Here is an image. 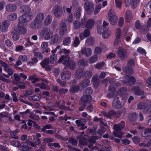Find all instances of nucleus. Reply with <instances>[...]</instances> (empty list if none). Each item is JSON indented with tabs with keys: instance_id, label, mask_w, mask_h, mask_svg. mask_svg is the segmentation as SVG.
<instances>
[{
	"instance_id": "f257e3e1",
	"label": "nucleus",
	"mask_w": 151,
	"mask_h": 151,
	"mask_svg": "<svg viewBox=\"0 0 151 151\" xmlns=\"http://www.w3.org/2000/svg\"><path fill=\"white\" fill-rule=\"evenodd\" d=\"M58 62L59 63H62L63 64L72 70H74L76 68V63L73 61L70 60V57L69 56L66 57L61 56Z\"/></svg>"
},
{
	"instance_id": "f03ea898",
	"label": "nucleus",
	"mask_w": 151,
	"mask_h": 151,
	"mask_svg": "<svg viewBox=\"0 0 151 151\" xmlns=\"http://www.w3.org/2000/svg\"><path fill=\"white\" fill-rule=\"evenodd\" d=\"M125 124L124 122L122 121L120 123L115 124L114 126V128L115 131L113 132L114 136L117 137L122 138L124 134L121 131L124 127Z\"/></svg>"
},
{
	"instance_id": "7ed1b4c3",
	"label": "nucleus",
	"mask_w": 151,
	"mask_h": 151,
	"mask_svg": "<svg viewBox=\"0 0 151 151\" xmlns=\"http://www.w3.org/2000/svg\"><path fill=\"white\" fill-rule=\"evenodd\" d=\"M40 36L45 40H50L53 34L50 28L45 27L43 28L40 33Z\"/></svg>"
},
{
	"instance_id": "20e7f679",
	"label": "nucleus",
	"mask_w": 151,
	"mask_h": 151,
	"mask_svg": "<svg viewBox=\"0 0 151 151\" xmlns=\"http://www.w3.org/2000/svg\"><path fill=\"white\" fill-rule=\"evenodd\" d=\"M95 24V21L93 19H90L86 21L85 18L81 19V24L83 28L86 27L89 29H91Z\"/></svg>"
},
{
	"instance_id": "39448f33",
	"label": "nucleus",
	"mask_w": 151,
	"mask_h": 151,
	"mask_svg": "<svg viewBox=\"0 0 151 151\" xmlns=\"http://www.w3.org/2000/svg\"><path fill=\"white\" fill-rule=\"evenodd\" d=\"M94 5L92 2L86 1L84 4L85 10L89 14H91L94 9Z\"/></svg>"
},
{
	"instance_id": "423d86ee",
	"label": "nucleus",
	"mask_w": 151,
	"mask_h": 151,
	"mask_svg": "<svg viewBox=\"0 0 151 151\" xmlns=\"http://www.w3.org/2000/svg\"><path fill=\"white\" fill-rule=\"evenodd\" d=\"M32 15L30 14H25L19 18V22L24 23L30 20L32 18Z\"/></svg>"
},
{
	"instance_id": "0eeeda50",
	"label": "nucleus",
	"mask_w": 151,
	"mask_h": 151,
	"mask_svg": "<svg viewBox=\"0 0 151 151\" xmlns=\"http://www.w3.org/2000/svg\"><path fill=\"white\" fill-rule=\"evenodd\" d=\"M54 13L55 17L58 18L61 17L63 13L62 7L60 6H55L54 8Z\"/></svg>"
},
{
	"instance_id": "6e6552de",
	"label": "nucleus",
	"mask_w": 151,
	"mask_h": 151,
	"mask_svg": "<svg viewBox=\"0 0 151 151\" xmlns=\"http://www.w3.org/2000/svg\"><path fill=\"white\" fill-rule=\"evenodd\" d=\"M125 80L124 81V83H128L130 84H134L136 80L132 76L126 75L124 77Z\"/></svg>"
},
{
	"instance_id": "1a4fd4ad",
	"label": "nucleus",
	"mask_w": 151,
	"mask_h": 151,
	"mask_svg": "<svg viewBox=\"0 0 151 151\" xmlns=\"http://www.w3.org/2000/svg\"><path fill=\"white\" fill-rule=\"evenodd\" d=\"M140 0H124V3L126 6H129L132 2V6L133 8H135L137 6V4Z\"/></svg>"
},
{
	"instance_id": "9d476101",
	"label": "nucleus",
	"mask_w": 151,
	"mask_h": 151,
	"mask_svg": "<svg viewBox=\"0 0 151 151\" xmlns=\"http://www.w3.org/2000/svg\"><path fill=\"white\" fill-rule=\"evenodd\" d=\"M119 98L116 97L114 98L112 101V106L114 108L119 109L122 106L119 99Z\"/></svg>"
},
{
	"instance_id": "9b49d317",
	"label": "nucleus",
	"mask_w": 151,
	"mask_h": 151,
	"mask_svg": "<svg viewBox=\"0 0 151 151\" xmlns=\"http://www.w3.org/2000/svg\"><path fill=\"white\" fill-rule=\"evenodd\" d=\"M18 28L17 31H18V32L21 34H24L27 32V29L23 23L19 22L18 24Z\"/></svg>"
},
{
	"instance_id": "f8f14e48",
	"label": "nucleus",
	"mask_w": 151,
	"mask_h": 151,
	"mask_svg": "<svg viewBox=\"0 0 151 151\" xmlns=\"http://www.w3.org/2000/svg\"><path fill=\"white\" fill-rule=\"evenodd\" d=\"M20 11L24 14H29L31 11V9L30 7L27 5H23L20 7Z\"/></svg>"
},
{
	"instance_id": "ddd939ff",
	"label": "nucleus",
	"mask_w": 151,
	"mask_h": 151,
	"mask_svg": "<svg viewBox=\"0 0 151 151\" xmlns=\"http://www.w3.org/2000/svg\"><path fill=\"white\" fill-rule=\"evenodd\" d=\"M41 136L40 133H38L35 135L33 136L34 144L35 145V147H36L37 145H39L41 143V141L39 138L41 137Z\"/></svg>"
},
{
	"instance_id": "4468645a",
	"label": "nucleus",
	"mask_w": 151,
	"mask_h": 151,
	"mask_svg": "<svg viewBox=\"0 0 151 151\" xmlns=\"http://www.w3.org/2000/svg\"><path fill=\"white\" fill-rule=\"evenodd\" d=\"M117 52L119 57L121 58H124L127 56L126 50L121 47H119Z\"/></svg>"
},
{
	"instance_id": "2eb2a0df",
	"label": "nucleus",
	"mask_w": 151,
	"mask_h": 151,
	"mask_svg": "<svg viewBox=\"0 0 151 151\" xmlns=\"http://www.w3.org/2000/svg\"><path fill=\"white\" fill-rule=\"evenodd\" d=\"M92 99V97L90 95H85L82 96L81 100V102L85 104L90 102Z\"/></svg>"
},
{
	"instance_id": "dca6fc26",
	"label": "nucleus",
	"mask_w": 151,
	"mask_h": 151,
	"mask_svg": "<svg viewBox=\"0 0 151 151\" xmlns=\"http://www.w3.org/2000/svg\"><path fill=\"white\" fill-rule=\"evenodd\" d=\"M16 5L13 4H8L6 7V11L9 12H13L16 11Z\"/></svg>"
},
{
	"instance_id": "f3484780",
	"label": "nucleus",
	"mask_w": 151,
	"mask_h": 151,
	"mask_svg": "<svg viewBox=\"0 0 151 151\" xmlns=\"http://www.w3.org/2000/svg\"><path fill=\"white\" fill-rule=\"evenodd\" d=\"M61 78L63 80H68L71 76V73L69 71H65L62 72L61 74Z\"/></svg>"
},
{
	"instance_id": "a211bd4d",
	"label": "nucleus",
	"mask_w": 151,
	"mask_h": 151,
	"mask_svg": "<svg viewBox=\"0 0 151 151\" xmlns=\"http://www.w3.org/2000/svg\"><path fill=\"white\" fill-rule=\"evenodd\" d=\"M132 90L133 93L137 95L140 96L144 93V91L141 90L140 88L137 86L134 87Z\"/></svg>"
},
{
	"instance_id": "6ab92c4d",
	"label": "nucleus",
	"mask_w": 151,
	"mask_h": 151,
	"mask_svg": "<svg viewBox=\"0 0 151 151\" xmlns=\"http://www.w3.org/2000/svg\"><path fill=\"white\" fill-rule=\"evenodd\" d=\"M82 54L85 56L88 57L92 54V50L90 48H84L81 50Z\"/></svg>"
},
{
	"instance_id": "aec40b11",
	"label": "nucleus",
	"mask_w": 151,
	"mask_h": 151,
	"mask_svg": "<svg viewBox=\"0 0 151 151\" xmlns=\"http://www.w3.org/2000/svg\"><path fill=\"white\" fill-rule=\"evenodd\" d=\"M85 72L83 69H79L76 70L75 75L76 77L78 79L80 78L81 77L84 76Z\"/></svg>"
},
{
	"instance_id": "412c9836",
	"label": "nucleus",
	"mask_w": 151,
	"mask_h": 151,
	"mask_svg": "<svg viewBox=\"0 0 151 151\" xmlns=\"http://www.w3.org/2000/svg\"><path fill=\"white\" fill-rule=\"evenodd\" d=\"M44 17L45 15L44 14L42 13H40L37 15L35 20L42 25V22L44 19Z\"/></svg>"
},
{
	"instance_id": "4be33fe9",
	"label": "nucleus",
	"mask_w": 151,
	"mask_h": 151,
	"mask_svg": "<svg viewBox=\"0 0 151 151\" xmlns=\"http://www.w3.org/2000/svg\"><path fill=\"white\" fill-rule=\"evenodd\" d=\"M3 26L1 28V31L2 32H6L8 29L10 24L8 21L6 20L4 21L2 23Z\"/></svg>"
},
{
	"instance_id": "5701e85b",
	"label": "nucleus",
	"mask_w": 151,
	"mask_h": 151,
	"mask_svg": "<svg viewBox=\"0 0 151 151\" xmlns=\"http://www.w3.org/2000/svg\"><path fill=\"white\" fill-rule=\"evenodd\" d=\"M110 23L112 25H114L116 24L118 19V17L116 15L108 17Z\"/></svg>"
},
{
	"instance_id": "b1692460",
	"label": "nucleus",
	"mask_w": 151,
	"mask_h": 151,
	"mask_svg": "<svg viewBox=\"0 0 151 151\" xmlns=\"http://www.w3.org/2000/svg\"><path fill=\"white\" fill-rule=\"evenodd\" d=\"M60 101H58L55 104V106H57L58 108H60L61 109L67 110L68 111H71L72 110V109L69 107H66V106L63 105H60Z\"/></svg>"
},
{
	"instance_id": "393cba45",
	"label": "nucleus",
	"mask_w": 151,
	"mask_h": 151,
	"mask_svg": "<svg viewBox=\"0 0 151 151\" xmlns=\"http://www.w3.org/2000/svg\"><path fill=\"white\" fill-rule=\"evenodd\" d=\"M42 25L39 23L38 22L34 20L30 24V27L33 29H36L40 27Z\"/></svg>"
},
{
	"instance_id": "a878e982",
	"label": "nucleus",
	"mask_w": 151,
	"mask_h": 151,
	"mask_svg": "<svg viewBox=\"0 0 151 151\" xmlns=\"http://www.w3.org/2000/svg\"><path fill=\"white\" fill-rule=\"evenodd\" d=\"M3 66L4 67V70L7 72L9 76H12L14 73L13 70L10 68H8V66L6 63H4Z\"/></svg>"
},
{
	"instance_id": "bb28decb",
	"label": "nucleus",
	"mask_w": 151,
	"mask_h": 151,
	"mask_svg": "<svg viewBox=\"0 0 151 151\" xmlns=\"http://www.w3.org/2000/svg\"><path fill=\"white\" fill-rule=\"evenodd\" d=\"M19 149L22 151H29L31 150V148L27 145L26 143L23 142L22 144V145L20 147Z\"/></svg>"
},
{
	"instance_id": "cd10ccee",
	"label": "nucleus",
	"mask_w": 151,
	"mask_h": 151,
	"mask_svg": "<svg viewBox=\"0 0 151 151\" xmlns=\"http://www.w3.org/2000/svg\"><path fill=\"white\" fill-rule=\"evenodd\" d=\"M125 18L127 22H130L132 20V13L130 11L127 10Z\"/></svg>"
},
{
	"instance_id": "c85d7f7f",
	"label": "nucleus",
	"mask_w": 151,
	"mask_h": 151,
	"mask_svg": "<svg viewBox=\"0 0 151 151\" xmlns=\"http://www.w3.org/2000/svg\"><path fill=\"white\" fill-rule=\"evenodd\" d=\"M76 123L78 126L80 127L81 128L79 129L80 130H83L87 128L86 126H85L83 122L80 120H76Z\"/></svg>"
},
{
	"instance_id": "c756f323",
	"label": "nucleus",
	"mask_w": 151,
	"mask_h": 151,
	"mask_svg": "<svg viewBox=\"0 0 151 151\" xmlns=\"http://www.w3.org/2000/svg\"><path fill=\"white\" fill-rule=\"evenodd\" d=\"M147 106V103L146 102H142L138 104L137 105V108L138 109H145Z\"/></svg>"
},
{
	"instance_id": "7c9ffc66",
	"label": "nucleus",
	"mask_w": 151,
	"mask_h": 151,
	"mask_svg": "<svg viewBox=\"0 0 151 151\" xmlns=\"http://www.w3.org/2000/svg\"><path fill=\"white\" fill-rule=\"evenodd\" d=\"M50 43L51 44L56 43L59 39V36L58 34L53 35L51 37Z\"/></svg>"
},
{
	"instance_id": "2f4dec72",
	"label": "nucleus",
	"mask_w": 151,
	"mask_h": 151,
	"mask_svg": "<svg viewBox=\"0 0 151 151\" xmlns=\"http://www.w3.org/2000/svg\"><path fill=\"white\" fill-rule=\"evenodd\" d=\"M52 20V17L49 15H47L44 21L45 25L46 26H48L51 23Z\"/></svg>"
},
{
	"instance_id": "473e14b6",
	"label": "nucleus",
	"mask_w": 151,
	"mask_h": 151,
	"mask_svg": "<svg viewBox=\"0 0 151 151\" xmlns=\"http://www.w3.org/2000/svg\"><path fill=\"white\" fill-rule=\"evenodd\" d=\"M18 31H16L15 30L11 32L12 35V39L13 40L17 41L19 39V35L18 34Z\"/></svg>"
},
{
	"instance_id": "72a5a7b5",
	"label": "nucleus",
	"mask_w": 151,
	"mask_h": 151,
	"mask_svg": "<svg viewBox=\"0 0 151 151\" xmlns=\"http://www.w3.org/2000/svg\"><path fill=\"white\" fill-rule=\"evenodd\" d=\"M123 71L127 74H132L133 73V69L131 67L128 66L123 68Z\"/></svg>"
},
{
	"instance_id": "f704fd0d",
	"label": "nucleus",
	"mask_w": 151,
	"mask_h": 151,
	"mask_svg": "<svg viewBox=\"0 0 151 151\" xmlns=\"http://www.w3.org/2000/svg\"><path fill=\"white\" fill-rule=\"evenodd\" d=\"M71 41V38L67 37L64 39L63 42V44L64 46L68 45L70 43Z\"/></svg>"
},
{
	"instance_id": "c9c22d12",
	"label": "nucleus",
	"mask_w": 151,
	"mask_h": 151,
	"mask_svg": "<svg viewBox=\"0 0 151 151\" xmlns=\"http://www.w3.org/2000/svg\"><path fill=\"white\" fill-rule=\"evenodd\" d=\"M73 27L75 29H78L80 27H83V26L81 24V20L80 23L79 21L78 20L74 21L73 22Z\"/></svg>"
},
{
	"instance_id": "e433bc0d",
	"label": "nucleus",
	"mask_w": 151,
	"mask_h": 151,
	"mask_svg": "<svg viewBox=\"0 0 151 151\" xmlns=\"http://www.w3.org/2000/svg\"><path fill=\"white\" fill-rule=\"evenodd\" d=\"M81 12V7H78L76 9L75 12V15L76 19L79 18L80 17Z\"/></svg>"
},
{
	"instance_id": "4c0bfd02",
	"label": "nucleus",
	"mask_w": 151,
	"mask_h": 151,
	"mask_svg": "<svg viewBox=\"0 0 151 151\" xmlns=\"http://www.w3.org/2000/svg\"><path fill=\"white\" fill-rule=\"evenodd\" d=\"M111 34V31L109 29L105 30V31L102 34V37L104 39H107Z\"/></svg>"
},
{
	"instance_id": "58836bf2",
	"label": "nucleus",
	"mask_w": 151,
	"mask_h": 151,
	"mask_svg": "<svg viewBox=\"0 0 151 151\" xmlns=\"http://www.w3.org/2000/svg\"><path fill=\"white\" fill-rule=\"evenodd\" d=\"M90 81L88 79H86L82 81L81 83V86L83 88L88 86L89 84Z\"/></svg>"
},
{
	"instance_id": "ea45409f",
	"label": "nucleus",
	"mask_w": 151,
	"mask_h": 151,
	"mask_svg": "<svg viewBox=\"0 0 151 151\" xmlns=\"http://www.w3.org/2000/svg\"><path fill=\"white\" fill-rule=\"evenodd\" d=\"M40 98V96L36 95H35L33 96H29L28 97V99L30 101H35L39 100Z\"/></svg>"
},
{
	"instance_id": "a19ab883",
	"label": "nucleus",
	"mask_w": 151,
	"mask_h": 151,
	"mask_svg": "<svg viewBox=\"0 0 151 151\" xmlns=\"http://www.w3.org/2000/svg\"><path fill=\"white\" fill-rule=\"evenodd\" d=\"M35 86H38L41 89H49V87L48 86H46L44 84H41L40 83H37L35 84Z\"/></svg>"
},
{
	"instance_id": "79ce46f5",
	"label": "nucleus",
	"mask_w": 151,
	"mask_h": 151,
	"mask_svg": "<svg viewBox=\"0 0 151 151\" xmlns=\"http://www.w3.org/2000/svg\"><path fill=\"white\" fill-rule=\"evenodd\" d=\"M98 57L97 55H94L91 57L89 60V62L90 63L96 62L97 60Z\"/></svg>"
},
{
	"instance_id": "37998d69",
	"label": "nucleus",
	"mask_w": 151,
	"mask_h": 151,
	"mask_svg": "<svg viewBox=\"0 0 151 151\" xmlns=\"http://www.w3.org/2000/svg\"><path fill=\"white\" fill-rule=\"evenodd\" d=\"M49 58L45 59L41 63V65L42 68H44L49 64Z\"/></svg>"
},
{
	"instance_id": "c03bdc74",
	"label": "nucleus",
	"mask_w": 151,
	"mask_h": 151,
	"mask_svg": "<svg viewBox=\"0 0 151 151\" xmlns=\"http://www.w3.org/2000/svg\"><path fill=\"white\" fill-rule=\"evenodd\" d=\"M101 8V4H97L96 6L95 10L94 12V14H97L100 11Z\"/></svg>"
},
{
	"instance_id": "a18cd8bd",
	"label": "nucleus",
	"mask_w": 151,
	"mask_h": 151,
	"mask_svg": "<svg viewBox=\"0 0 151 151\" xmlns=\"http://www.w3.org/2000/svg\"><path fill=\"white\" fill-rule=\"evenodd\" d=\"M79 86L77 85H76L72 87L70 89V91L73 93H74L77 92L79 90Z\"/></svg>"
},
{
	"instance_id": "49530a36",
	"label": "nucleus",
	"mask_w": 151,
	"mask_h": 151,
	"mask_svg": "<svg viewBox=\"0 0 151 151\" xmlns=\"http://www.w3.org/2000/svg\"><path fill=\"white\" fill-rule=\"evenodd\" d=\"M30 81H32V83H35L39 81L40 78L34 77L33 76H30L28 79Z\"/></svg>"
},
{
	"instance_id": "de8ad7c7",
	"label": "nucleus",
	"mask_w": 151,
	"mask_h": 151,
	"mask_svg": "<svg viewBox=\"0 0 151 151\" xmlns=\"http://www.w3.org/2000/svg\"><path fill=\"white\" fill-rule=\"evenodd\" d=\"M78 64L79 65L84 66L87 65V63L86 61H85L83 59H82L78 61Z\"/></svg>"
},
{
	"instance_id": "09e8293b",
	"label": "nucleus",
	"mask_w": 151,
	"mask_h": 151,
	"mask_svg": "<svg viewBox=\"0 0 151 151\" xmlns=\"http://www.w3.org/2000/svg\"><path fill=\"white\" fill-rule=\"evenodd\" d=\"M115 3L116 7L121 8L122 4V0H115Z\"/></svg>"
},
{
	"instance_id": "8fccbe9b",
	"label": "nucleus",
	"mask_w": 151,
	"mask_h": 151,
	"mask_svg": "<svg viewBox=\"0 0 151 151\" xmlns=\"http://www.w3.org/2000/svg\"><path fill=\"white\" fill-rule=\"evenodd\" d=\"M80 43V42L78 38L76 37L74 39V43H73V46L75 47H77Z\"/></svg>"
},
{
	"instance_id": "3c124183",
	"label": "nucleus",
	"mask_w": 151,
	"mask_h": 151,
	"mask_svg": "<svg viewBox=\"0 0 151 151\" xmlns=\"http://www.w3.org/2000/svg\"><path fill=\"white\" fill-rule=\"evenodd\" d=\"M79 138V143L82 145H85L86 144L87 140L85 138Z\"/></svg>"
},
{
	"instance_id": "603ef678",
	"label": "nucleus",
	"mask_w": 151,
	"mask_h": 151,
	"mask_svg": "<svg viewBox=\"0 0 151 151\" xmlns=\"http://www.w3.org/2000/svg\"><path fill=\"white\" fill-rule=\"evenodd\" d=\"M120 37L116 36L114 42V44L115 45H117L121 43V39Z\"/></svg>"
},
{
	"instance_id": "864d4df0",
	"label": "nucleus",
	"mask_w": 151,
	"mask_h": 151,
	"mask_svg": "<svg viewBox=\"0 0 151 151\" xmlns=\"http://www.w3.org/2000/svg\"><path fill=\"white\" fill-rule=\"evenodd\" d=\"M50 61L52 63H53L57 60V55L55 54H52L50 56Z\"/></svg>"
},
{
	"instance_id": "5fc2aeb1",
	"label": "nucleus",
	"mask_w": 151,
	"mask_h": 151,
	"mask_svg": "<svg viewBox=\"0 0 151 151\" xmlns=\"http://www.w3.org/2000/svg\"><path fill=\"white\" fill-rule=\"evenodd\" d=\"M86 106L87 110L90 112L92 111V110L93 108V107L92 104L91 103H88L85 104Z\"/></svg>"
},
{
	"instance_id": "6e6d98bb",
	"label": "nucleus",
	"mask_w": 151,
	"mask_h": 151,
	"mask_svg": "<svg viewBox=\"0 0 151 151\" xmlns=\"http://www.w3.org/2000/svg\"><path fill=\"white\" fill-rule=\"evenodd\" d=\"M73 21V16L72 14H68L67 18L66 20L67 22L71 23Z\"/></svg>"
},
{
	"instance_id": "4d7b16f0",
	"label": "nucleus",
	"mask_w": 151,
	"mask_h": 151,
	"mask_svg": "<svg viewBox=\"0 0 151 151\" xmlns=\"http://www.w3.org/2000/svg\"><path fill=\"white\" fill-rule=\"evenodd\" d=\"M18 131L17 130H15L13 132H12L10 133V135L11 137L14 138L15 139H17L18 138V137L15 136L17 134Z\"/></svg>"
},
{
	"instance_id": "13d9d810",
	"label": "nucleus",
	"mask_w": 151,
	"mask_h": 151,
	"mask_svg": "<svg viewBox=\"0 0 151 151\" xmlns=\"http://www.w3.org/2000/svg\"><path fill=\"white\" fill-rule=\"evenodd\" d=\"M17 16L16 13H13L9 16V18L10 20L13 21L17 19Z\"/></svg>"
},
{
	"instance_id": "bf43d9fd",
	"label": "nucleus",
	"mask_w": 151,
	"mask_h": 151,
	"mask_svg": "<svg viewBox=\"0 0 151 151\" xmlns=\"http://www.w3.org/2000/svg\"><path fill=\"white\" fill-rule=\"evenodd\" d=\"M52 126L51 124H47L45 125L43 128L41 129V131L42 132H44L46 129H48L51 128Z\"/></svg>"
},
{
	"instance_id": "052dcab7",
	"label": "nucleus",
	"mask_w": 151,
	"mask_h": 151,
	"mask_svg": "<svg viewBox=\"0 0 151 151\" xmlns=\"http://www.w3.org/2000/svg\"><path fill=\"white\" fill-rule=\"evenodd\" d=\"M68 142L69 143L73 145H76L77 144V141L73 137L70 138Z\"/></svg>"
},
{
	"instance_id": "680f3d73",
	"label": "nucleus",
	"mask_w": 151,
	"mask_h": 151,
	"mask_svg": "<svg viewBox=\"0 0 151 151\" xmlns=\"http://www.w3.org/2000/svg\"><path fill=\"white\" fill-rule=\"evenodd\" d=\"M98 138L97 136H93L91 137L89 141L91 143L94 144L95 143V141L97 140Z\"/></svg>"
},
{
	"instance_id": "e2e57ef3",
	"label": "nucleus",
	"mask_w": 151,
	"mask_h": 151,
	"mask_svg": "<svg viewBox=\"0 0 151 151\" xmlns=\"http://www.w3.org/2000/svg\"><path fill=\"white\" fill-rule=\"evenodd\" d=\"M30 118L33 119L37 120H39L40 119V118L39 116L34 114H30Z\"/></svg>"
},
{
	"instance_id": "0e129e2a",
	"label": "nucleus",
	"mask_w": 151,
	"mask_h": 151,
	"mask_svg": "<svg viewBox=\"0 0 151 151\" xmlns=\"http://www.w3.org/2000/svg\"><path fill=\"white\" fill-rule=\"evenodd\" d=\"M11 144L15 147H18L20 146V143L18 141H13L10 142Z\"/></svg>"
},
{
	"instance_id": "69168bd1",
	"label": "nucleus",
	"mask_w": 151,
	"mask_h": 151,
	"mask_svg": "<svg viewBox=\"0 0 151 151\" xmlns=\"http://www.w3.org/2000/svg\"><path fill=\"white\" fill-rule=\"evenodd\" d=\"M94 41L93 38L92 37L88 38L86 41V43L88 45H91L93 43Z\"/></svg>"
},
{
	"instance_id": "338daca9",
	"label": "nucleus",
	"mask_w": 151,
	"mask_h": 151,
	"mask_svg": "<svg viewBox=\"0 0 151 151\" xmlns=\"http://www.w3.org/2000/svg\"><path fill=\"white\" fill-rule=\"evenodd\" d=\"M19 60L21 61H25L27 60V57L26 55H21L19 57Z\"/></svg>"
},
{
	"instance_id": "774afa93",
	"label": "nucleus",
	"mask_w": 151,
	"mask_h": 151,
	"mask_svg": "<svg viewBox=\"0 0 151 151\" xmlns=\"http://www.w3.org/2000/svg\"><path fill=\"white\" fill-rule=\"evenodd\" d=\"M48 47V44L47 42H43L42 43L41 47L43 50L47 48Z\"/></svg>"
}]
</instances>
